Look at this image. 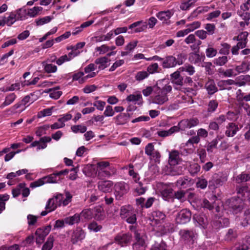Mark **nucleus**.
I'll return each mask as SVG.
<instances>
[{"label":"nucleus","instance_id":"21","mask_svg":"<svg viewBox=\"0 0 250 250\" xmlns=\"http://www.w3.org/2000/svg\"><path fill=\"white\" fill-rule=\"evenodd\" d=\"M79 54V52L77 53L71 51L69 52L68 54L62 55L59 58H58L56 60V63L58 65H61L64 62L71 61L73 58L76 57Z\"/></svg>","mask_w":250,"mask_h":250},{"label":"nucleus","instance_id":"41","mask_svg":"<svg viewBox=\"0 0 250 250\" xmlns=\"http://www.w3.org/2000/svg\"><path fill=\"white\" fill-rule=\"evenodd\" d=\"M79 216V214L76 213L73 216L65 218L64 221L65 224L71 226L75 224L79 223L80 221Z\"/></svg>","mask_w":250,"mask_h":250},{"label":"nucleus","instance_id":"2","mask_svg":"<svg viewBox=\"0 0 250 250\" xmlns=\"http://www.w3.org/2000/svg\"><path fill=\"white\" fill-rule=\"evenodd\" d=\"M97 66L93 63H91L84 68V72L77 71L72 76L73 81H78L80 84L84 83L90 78L95 77L97 72H94Z\"/></svg>","mask_w":250,"mask_h":250},{"label":"nucleus","instance_id":"19","mask_svg":"<svg viewBox=\"0 0 250 250\" xmlns=\"http://www.w3.org/2000/svg\"><path fill=\"white\" fill-rule=\"evenodd\" d=\"M33 95L34 94L33 93H31L30 95L26 96L25 97L23 98L21 103L15 104L13 106H12L10 109H7V111H10L12 114H14L16 112V110L18 108H20L22 105L25 106L26 104L29 102L32 103L34 102V100H31V96H33Z\"/></svg>","mask_w":250,"mask_h":250},{"label":"nucleus","instance_id":"53","mask_svg":"<svg viewBox=\"0 0 250 250\" xmlns=\"http://www.w3.org/2000/svg\"><path fill=\"white\" fill-rule=\"evenodd\" d=\"M178 69L181 72H187L189 75H192L195 73L194 67L189 64H186L183 66L179 67Z\"/></svg>","mask_w":250,"mask_h":250},{"label":"nucleus","instance_id":"59","mask_svg":"<svg viewBox=\"0 0 250 250\" xmlns=\"http://www.w3.org/2000/svg\"><path fill=\"white\" fill-rule=\"evenodd\" d=\"M7 194L0 195V214L5 209V202L9 199Z\"/></svg>","mask_w":250,"mask_h":250},{"label":"nucleus","instance_id":"47","mask_svg":"<svg viewBox=\"0 0 250 250\" xmlns=\"http://www.w3.org/2000/svg\"><path fill=\"white\" fill-rule=\"evenodd\" d=\"M93 217L97 220H103L104 217V212L101 207L95 208L93 209Z\"/></svg>","mask_w":250,"mask_h":250},{"label":"nucleus","instance_id":"33","mask_svg":"<svg viewBox=\"0 0 250 250\" xmlns=\"http://www.w3.org/2000/svg\"><path fill=\"white\" fill-rule=\"evenodd\" d=\"M42 66L44 71L47 73H54L57 72V66L47 62H42Z\"/></svg>","mask_w":250,"mask_h":250},{"label":"nucleus","instance_id":"45","mask_svg":"<svg viewBox=\"0 0 250 250\" xmlns=\"http://www.w3.org/2000/svg\"><path fill=\"white\" fill-rule=\"evenodd\" d=\"M235 69L238 73H246L250 69V64L247 62H243L240 65H237Z\"/></svg>","mask_w":250,"mask_h":250},{"label":"nucleus","instance_id":"63","mask_svg":"<svg viewBox=\"0 0 250 250\" xmlns=\"http://www.w3.org/2000/svg\"><path fill=\"white\" fill-rule=\"evenodd\" d=\"M102 228L101 225H98L96 222L90 223L88 226V229L90 231L98 232L101 230Z\"/></svg>","mask_w":250,"mask_h":250},{"label":"nucleus","instance_id":"8","mask_svg":"<svg viewBox=\"0 0 250 250\" xmlns=\"http://www.w3.org/2000/svg\"><path fill=\"white\" fill-rule=\"evenodd\" d=\"M85 231L81 228L78 227L72 231L70 236V242L73 245L82 242L85 238Z\"/></svg>","mask_w":250,"mask_h":250},{"label":"nucleus","instance_id":"23","mask_svg":"<svg viewBox=\"0 0 250 250\" xmlns=\"http://www.w3.org/2000/svg\"><path fill=\"white\" fill-rule=\"evenodd\" d=\"M131 239V235L129 234L118 235L115 238L116 242L122 247L125 246L130 243Z\"/></svg>","mask_w":250,"mask_h":250},{"label":"nucleus","instance_id":"48","mask_svg":"<svg viewBox=\"0 0 250 250\" xmlns=\"http://www.w3.org/2000/svg\"><path fill=\"white\" fill-rule=\"evenodd\" d=\"M43 8L40 6H35L29 9L27 13V15L30 17H35L42 11Z\"/></svg>","mask_w":250,"mask_h":250},{"label":"nucleus","instance_id":"5","mask_svg":"<svg viewBox=\"0 0 250 250\" xmlns=\"http://www.w3.org/2000/svg\"><path fill=\"white\" fill-rule=\"evenodd\" d=\"M97 176L100 178L109 177L116 172L115 169L108 161H100L97 163Z\"/></svg>","mask_w":250,"mask_h":250},{"label":"nucleus","instance_id":"32","mask_svg":"<svg viewBox=\"0 0 250 250\" xmlns=\"http://www.w3.org/2000/svg\"><path fill=\"white\" fill-rule=\"evenodd\" d=\"M79 215L82 221H88L93 217V211L90 208L84 209Z\"/></svg>","mask_w":250,"mask_h":250},{"label":"nucleus","instance_id":"62","mask_svg":"<svg viewBox=\"0 0 250 250\" xmlns=\"http://www.w3.org/2000/svg\"><path fill=\"white\" fill-rule=\"evenodd\" d=\"M200 139L198 136H193L190 138L185 144V146L188 147L192 146L193 147L194 144H197L200 142Z\"/></svg>","mask_w":250,"mask_h":250},{"label":"nucleus","instance_id":"55","mask_svg":"<svg viewBox=\"0 0 250 250\" xmlns=\"http://www.w3.org/2000/svg\"><path fill=\"white\" fill-rule=\"evenodd\" d=\"M14 12L17 21H22L27 19V14H26L25 10L21 8Z\"/></svg>","mask_w":250,"mask_h":250},{"label":"nucleus","instance_id":"1","mask_svg":"<svg viewBox=\"0 0 250 250\" xmlns=\"http://www.w3.org/2000/svg\"><path fill=\"white\" fill-rule=\"evenodd\" d=\"M65 198L63 195L61 193H56L51 199H49L46 203V208H49V211H54L58 207H63L68 205L71 201L72 195L68 191H64Z\"/></svg>","mask_w":250,"mask_h":250},{"label":"nucleus","instance_id":"25","mask_svg":"<svg viewBox=\"0 0 250 250\" xmlns=\"http://www.w3.org/2000/svg\"><path fill=\"white\" fill-rule=\"evenodd\" d=\"M167 82L165 80H163L157 86L158 91L162 93V95L167 96V93H170L172 90V86L169 83H164Z\"/></svg>","mask_w":250,"mask_h":250},{"label":"nucleus","instance_id":"50","mask_svg":"<svg viewBox=\"0 0 250 250\" xmlns=\"http://www.w3.org/2000/svg\"><path fill=\"white\" fill-rule=\"evenodd\" d=\"M126 100L127 102H132L135 104H139L142 100V97L140 94H130L126 97Z\"/></svg>","mask_w":250,"mask_h":250},{"label":"nucleus","instance_id":"4","mask_svg":"<svg viewBox=\"0 0 250 250\" xmlns=\"http://www.w3.org/2000/svg\"><path fill=\"white\" fill-rule=\"evenodd\" d=\"M186 57L183 53L178 54L177 58L173 55H167L164 58L162 62V66L164 68H170L183 64Z\"/></svg>","mask_w":250,"mask_h":250},{"label":"nucleus","instance_id":"39","mask_svg":"<svg viewBox=\"0 0 250 250\" xmlns=\"http://www.w3.org/2000/svg\"><path fill=\"white\" fill-rule=\"evenodd\" d=\"M237 14L243 20H250V13L246 8L240 6V9L237 10Z\"/></svg>","mask_w":250,"mask_h":250},{"label":"nucleus","instance_id":"43","mask_svg":"<svg viewBox=\"0 0 250 250\" xmlns=\"http://www.w3.org/2000/svg\"><path fill=\"white\" fill-rule=\"evenodd\" d=\"M4 25L11 26L17 21L15 18V12H11L8 17H4L2 19Z\"/></svg>","mask_w":250,"mask_h":250},{"label":"nucleus","instance_id":"29","mask_svg":"<svg viewBox=\"0 0 250 250\" xmlns=\"http://www.w3.org/2000/svg\"><path fill=\"white\" fill-rule=\"evenodd\" d=\"M129 115L128 113H120L113 118L117 125H124L129 120Z\"/></svg>","mask_w":250,"mask_h":250},{"label":"nucleus","instance_id":"3","mask_svg":"<svg viewBox=\"0 0 250 250\" xmlns=\"http://www.w3.org/2000/svg\"><path fill=\"white\" fill-rule=\"evenodd\" d=\"M69 170L64 169L59 172H54L49 175L44 176L42 178L31 183L30 187L32 188L41 186L46 183H57L61 181L62 179V175H66L68 174Z\"/></svg>","mask_w":250,"mask_h":250},{"label":"nucleus","instance_id":"60","mask_svg":"<svg viewBox=\"0 0 250 250\" xmlns=\"http://www.w3.org/2000/svg\"><path fill=\"white\" fill-rule=\"evenodd\" d=\"M149 76V73H147L146 71H140L138 72L135 75V80L137 81H142L144 79L148 78Z\"/></svg>","mask_w":250,"mask_h":250},{"label":"nucleus","instance_id":"20","mask_svg":"<svg viewBox=\"0 0 250 250\" xmlns=\"http://www.w3.org/2000/svg\"><path fill=\"white\" fill-rule=\"evenodd\" d=\"M182 161L180 153L177 150H172L169 153L168 162L171 166L178 165Z\"/></svg>","mask_w":250,"mask_h":250},{"label":"nucleus","instance_id":"42","mask_svg":"<svg viewBox=\"0 0 250 250\" xmlns=\"http://www.w3.org/2000/svg\"><path fill=\"white\" fill-rule=\"evenodd\" d=\"M17 96L14 93H11L7 95L5 99L4 102L1 104L0 107L2 108L5 106H8L14 102L16 99Z\"/></svg>","mask_w":250,"mask_h":250},{"label":"nucleus","instance_id":"10","mask_svg":"<svg viewBox=\"0 0 250 250\" xmlns=\"http://www.w3.org/2000/svg\"><path fill=\"white\" fill-rule=\"evenodd\" d=\"M51 227L50 225L38 228L36 232V242L37 244H42L45 237L48 235L51 230Z\"/></svg>","mask_w":250,"mask_h":250},{"label":"nucleus","instance_id":"56","mask_svg":"<svg viewBox=\"0 0 250 250\" xmlns=\"http://www.w3.org/2000/svg\"><path fill=\"white\" fill-rule=\"evenodd\" d=\"M189 60L194 64H197L201 62L202 58L198 53H192L190 54Z\"/></svg>","mask_w":250,"mask_h":250},{"label":"nucleus","instance_id":"35","mask_svg":"<svg viewBox=\"0 0 250 250\" xmlns=\"http://www.w3.org/2000/svg\"><path fill=\"white\" fill-rule=\"evenodd\" d=\"M83 173L87 176H94L97 175L96 165H88L83 170Z\"/></svg>","mask_w":250,"mask_h":250},{"label":"nucleus","instance_id":"61","mask_svg":"<svg viewBox=\"0 0 250 250\" xmlns=\"http://www.w3.org/2000/svg\"><path fill=\"white\" fill-rule=\"evenodd\" d=\"M250 179V174L248 173H242L236 178V181L238 183L245 182Z\"/></svg>","mask_w":250,"mask_h":250},{"label":"nucleus","instance_id":"12","mask_svg":"<svg viewBox=\"0 0 250 250\" xmlns=\"http://www.w3.org/2000/svg\"><path fill=\"white\" fill-rule=\"evenodd\" d=\"M182 240L185 243H192L196 236V233L193 230L182 229L179 231Z\"/></svg>","mask_w":250,"mask_h":250},{"label":"nucleus","instance_id":"18","mask_svg":"<svg viewBox=\"0 0 250 250\" xmlns=\"http://www.w3.org/2000/svg\"><path fill=\"white\" fill-rule=\"evenodd\" d=\"M166 218V214L160 211H153L151 214V222L153 224L158 225L163 223Z\"/></svg>","mask_w":250,"mask_h":250},{"label":"nucleus","instance_id":"16","mask_svg":"<svg viewBox=\"0 0 250 250\" xmlns=\"http://www.w3.org/2000/svg\"><path fill=\"white\" fill-rule=\"evenodd\" d=\"M249 249H250V235H248L237 242L234 245L233 250H248Z\"/></svg>","mask_w":250,"mask_h":250},{"label":"nucleus","instance_id":"27","mask_svg":"<svg viewBox=\"0 0 250 250\" xmlns=\"http://www.w3.org/2000/svg\"><path fill=\"white\" fill-rule=\"evenodd\" d=\"M113 182L111 181H101L98 183V189L103 192H109L111 190Z\"/></svg>","mask_w":250,"mask_h":250},{"label":"nucleus","instance_id":"34","mask_svg":"<svg viewBox=\"0 0 250 250\" xmlns=\"http://www.w3.org/2000/svg\"><path fill=\"white\" fill-rule=\"evenodd\" d=\"M193 220L203 228H205L208 223L207 218L204 214H194Z\"/></svg>","mask_w":250,"mask_h":250},{"label":"nucleus","instance_id":"51","mask_svg":"<svg viewBox=\"0 0 250 250\" xmlns=\"http://www.w3.org/2000/svg\"><path fill=\"white\" fill-rule=\"evenodd\" d=\"M218 106V103L216 100H210L207 105V111L208 113H212L215 111Z\"/></svg>","mask_w":250,"mask_h":250},{"label":"nucleus","instance_id":"44","mask_svg":"<svg viewBox=\"0 0 250 250\" xmlns=\"http://www.w3.org/2000/svg\"><path fill=\"white\" fill-rule=\"evenodd\" d=\"M59 89H60V86L49 89L48 92L50 93V97L54 99H59L62 94V92L58 91Z\"/></svg>","mask_w":250,"mask_h":250},{"label":"nucleus","instance_id":"7","mask_svg":"<svg viewBox=\"0 0 250 250\" xmlns=\"http://www.w3.org/2000/svg\"><path fill=\"white\" fill-rule=\"evenodd\" d=\"M114 195L116 200H121L129 190L128 186L124 182L116 183L114 187Z\"/></svg>","mask_w":250,"mask_h":250},{"label":"nucleus","instance_id":"24","mask_svg":"<svg viewBox=\"0 0 250 250\" xmlns=\"http://www.w3.org/2000/svg\"><path fill=\"white\" fill-rule=\"evenodd\" d=\"M109 61L110 60L107 57H101L97 58L94 64L98 65V68L99 70H104L108 66Z\"/></svg>","mask_w":250,"mask_h":250},{"label":"nucleus","instance_id":"37","mask_svg":"<svg viewBox=\"0 0 250 250\" xmlns=\"http://www.w3.org/2000/svg\"><path fill=\"white\" fill-rule=\"evenodd\" d=\"M156 95L153 98V103L158 104H163L168 100L167 96H165L160 93L158 90L156 91Z\"/></svg>","mask_w":250,"mask_h":250},{"label":"nucleus","instance_id":"11","mask_svg":"<svg viewBox=\"0 0 250 250\" xmlns=\"http://www.w3.org/2000/svg\"><path fill=\"white\" fill-rule=\"evenodd\" d=\"M227 181L226 177H222L218 174H214L208 182V187L210 189H214L222 186L225 181Z\"/></svg>","mask_w":250,"mask_h":250},{"label":"nucleus","instance_id":"49","mask_svg":"<svg viewBox=\"0 0 250 250\" xmlns=\"http://www.w3.org/2000/svg\"><path fill=\"white\" fill-rule=\"evenodd\" d=\"M249 33L247 31H244L240 33L237 37H234L233 40H236L238 41V42L245 43V47L246 46L248 42V36Z\"/></svg>","mask_w":250,"mask_h":250},{"label":"nucleus","instance_id":"46","mask_svg":"<svg viewBox=\"0 0 250 250\" xmlns=\"http://www.w3.org/2000/svg\"><path fill=\"white\" fill-rule=\"evenodd\" d=\"M52 138L48 136H44L40 139V144H39L37 150L43 149L47 147V143L51 141Z\"/></svg>","mask_w":250,"mask_h":250},{"label":"nucleus","instance_id":"14","mask_svg":"<svg viewBox=\"0 0 250 250\" xmlns=\"http://www.w3.org/2000/svg\"><path fill=\"white\" fill-rule=\"evenodd\" d=\"M136 242L133 245L134 250H145L146 247V236L140 235L135 232Z\"/></svg>","mask_w":250,"mask_h":250},{"label":"nucleus","instance_id":"64","mask_svg":"<svg viewBox=\"0 0 250 250\" xmlns=\"http://www.w3.org/2000/svg\"><path fill=\"white\" fill-rule=\"evenodd\" d=\"M53 237H49L45 243L43 245L42 250H50L53 247Z\"/></svg>","mask_w":250,"mask_h":250},{"label":"nucleus","instance_id":"54","mask_svg":"<svg viewBox=\"0 0 250 250\" xmlns=\"http://www.w3.org/2000/svg\"><path fill=\"white\" fill-rule=\"evenodd\" d=\"M200 166L197 163H192L190 164L188 167V170L192 176L195 175L200 170Z\"/></svg>","mask_w":250,"mask_h":250},{"label":"nucleus","instance_id":"58","mask_svg":"<svg viewBox=\"0 0 250 250\" xmlns=\"http://www.w3.org/2000/svg\"><path fill=\"white\" fill-rule=\"evenodd\" d=\"M250 189L248 187L244 186L239 188L237 189V194L239 195V198H241L242 200H246V196H247L246 192H248Z\"/></svg>","mask_w":250,"mask_h":250},{"label":"nucleus","instance_id":"9","mask_svg":"<svg viewBox=\"0 0 250 250\" xmlns=\"http://www.w3.org/2000/svg\"><path fill=\"white\" fill-rule=\"evenodd\" d=\"M191 211L187 208L181 210L177 214L176 222L179 224H185L189 222L191 219Z\"/></svg>","mask_w":250,"mask_h":250},{"label":"nucleus","instance_id":"15","mask_svg":"<svg viewBox=\"0 0 250 250\" xmlns=\"http://www.w3.org/2000/svg\"><path fill=\"white\" fill-rule=\"evenodd\" d=\"M180 73L181 72L177 69L170 75L171 83L174 84L176 89H179L177 86L181 87L184 85V78L180 75Z\"/></svg>","mask_w":250,"mask_h":250},{"label":"nucleus","instance_id":"28","mask_svg":"<svg viewBox=\"0 0 250 250\" xmlns=\"http://www.w3.org/2000/svg\"><path fill=\"white\" fill-rule=\"evenodd\" d=\"M137 28L134 30V33H139L145 31L147 27V24L142 21H138L133 23L129 26V29Z\"/></svg>","mask_w":250,"mask_h":250},{"label":"nucleus","instance_id":"22","mask_svg":"<svg viewBox=\"0 0 250 250\" xmlns=\"http://www.w3.org/2000/svg\"><path fill=\"white\" fill-rule=\"evenodd\" d=\"M123 168L124 169H128V175L132 177L134 182L136 183H139L140 186H142V184L141 182H139L140 179L139 175L134 170V166L132 164H130L127 166H125Z\"/></svg>","mask_w":250,"mask_h":250},{"label":"nucleus","instance_id":"6","mask_svg":"<svg viewBox=\"0 0 250 250\" xmlns=\"http://www.w3.org/2000/svg\"><path fill=\"white\" fill-rule=\"evenodd\" d=\"M159 191L162 198L167 202H172L174 200L173 189L170 184L160 183L158 186Z\"/></svg>","mask_w":250,"mask_h":250},{"label":"nucleus","instance_id":"26","mask_svg":"<svg viewBox=\"0 0 250 250\" xmlns=\"http://www.w3.org/2000/svg\"><path fill=\"white\" fill-rule=\"evenodd\" d=\"M239 128L238 125L233 123H229L226 126V130L225 131L226 135L228 137H233L239 131Z\"/></svg>","mask_w":250,"mask_h":250},{"label":"nucleus","instance_id":"30","mask_svg":"<svg viewBox=\"0 0 250 250\" xmlns=\"http://www.w3.org/2000/svg\"><path fill=\"white\" fill-rule=\"evenodd\" d=\"M236 86L241 87L250 84V75H240L236 78Z\"/></svg>","mask_w":250,"mask_h":250},{"label":"nucleus","instance_id":"57","mask_svg":"<svg viewBox=\"0 0 250 250\" xmlns=\"http://www.w3.org/2000/svg\"><path fill=\"white\" fill-rule=\"evenodd\" d=\"M228 61V57L226 56H223L214 59L213 62L216 65L223 66L225 65Z\"/></svg>","mask_w":250,"mask_h":250},{"label":"nucleus","instance_id":"40","mask_svg":"<svg viewBox=\"0 0 250 250\" xmlns=\"http://www.w3.org/2000/svg\"><path fill=\"white\" fill-rule=\"evenodd\" d=\"M205 87L209 94H213L217 91L214 81L213 80H209L205 84Z\"/></svg>","mask_w":250,"mask_h":250},{"label":"nucleus","instance_id":"31","mask_svg":"<svg viewBox=\"0 0 250 250\" xmlns=\"http://www.w3.org/2000/svg\"><path fill=\"white\" fill-rule=\"evenodd\" d=\"M192 183L193 182L190 178L188 177H184L180 178L177 181L176 185L178 187L185 188L190 187Z\"/></svg>","mask_w":250,"mask_h":250},{"label":"nucleus","instance_id":"52","mask_svg":"<svg viewBox=\"0 0 250 250\" xmlns=\"http://www.w3.org/2000/svg\"><path fill=\"white\" fill-rule=\"evenodd\" d=\"M53 18V16H47L36 19L35 22L37 26H42L50 22Z\"/></svg>","mask_w":250,"mask_h":250},{"label":"nucleus","instance_id":"17","mask_svg":"<svg viewBox=\"0 0 250 250\" xmlns=\"http://www.w3.org/2000/svg\"><path fill=\"white\" fill-rule=\"evenodd\" d=\"M173 12L170 10L160 11L157 13L156 15V17L162 21L163 23L169 25L170 21L169 19L173 16Z\"/></svg>","mask_w":250,"mask_h":250},{"label":"nucleus","instance_id":"36","mask_svg":"<svg viewBox=\"0 0 250 250\" xmlns=\"http://www.w3.org/2000/svg\"><path fill=\"white\" fill-rule=\"evenodd\" d=\"M138 42L137 41H133L129 42L125 47V51H122L121 55L122 56H125L127 55L129 53L132 52L137 45Z\"/></svg>","mask_w":250,"mask_h":250},{"label":"nucleus","instance_id":"13","mask_svg":"<svg viewBox=\"0 0 250 250\" xmlns=\"http://www.w3.org/2000/svg\"><path fill=\"white\" fill-rule=\"evenodd\" d=\"M199 124V120L197 118H192L189 119H185L179 123L181 130L184 131L187 129L196 126Z\"/></svg>","mask_w":250,"mask_h":250},{"label":"nucleus","instance_id":"38","mask_svg":"<svg viewBox=\"0 0 250 250\" xmlns=\"http://www.w3.org/2000/svg\"><path fill=\"white\" fill-rule=\"evenodd\" d=\"M133 211V209L131 206L129 205L123 206L121 208L120 215L122 218L124 219Z\"/></svg>","mask_w":250,"mask_h":250}]
</instances>
